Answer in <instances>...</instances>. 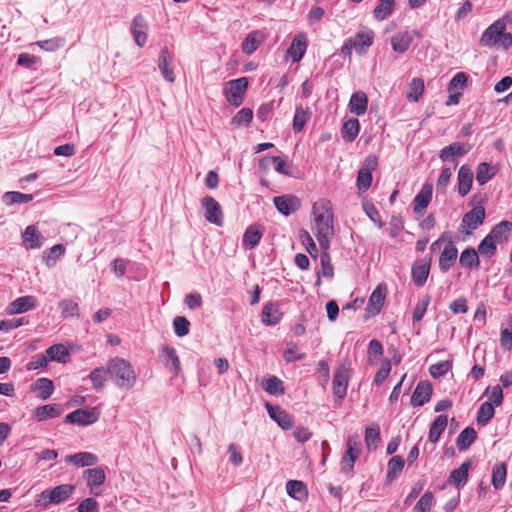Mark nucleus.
<instances>
[{
	"label": "nucleus",
	"instance_id": "nucleus-58",
	"mask_svg": "<svg viewBox=\"0 0 512 512\" xmlns=\"http://www.w3.org/2000/svg\"><path fill=\"white\" fill-rule=\"evenodd\" d=\"M497 251V244L486 236L478 245V253L482 257L491 258Z\"/></svg>",
	"mask_w": 512,
	"mask_h": 512
},
{
	"label": "nucleus",
	"instance_id": "nucleus-9",
	"mask_svg": "<svg viewBox=\"0 0 512 512\" xmlns=\"http://www.w3.org/2000/svg\"><path fill=\"white\" fill-rule=\"evenodd\" d=\"M99 412L96 408L77 409L65 417V422L80 426L90 425L99 419Z\"/></svg>",
	"mask_w": 512,
	"mask_h": 512
},
{
	"label": "nucleus",
	"instance_id": "nucleus-37",
	"mask_svg": "<svg viewBox=\"0 0 512 512\" xmlns=\"http://www.w3.org/2000/svg\"><path fill=\"white\" fill-rule=\"evenodd\" d=\"M263 39V34L258 30L249 33L242 43V51L247 55L252 54L257 50Z\"/></svg>",
	"mask_w": 512,
	"mask_h": 512
},
{
	"label": "nucleus",
	"instance_id": "nucleus-1",
	"mask_svg": "<svg viewBox=\"0 0 512 512\" xmlns=\"http://www.w3.org/2000/svg\"><path fill=\"white\" fill-rule=\"evenodd\" d=\"M312 213L314 221L312 229L322 250L330 247V238L333 235L332 203L326 198H321L313 204Z\"/></svg>",
	"mask_w": 512,
	"mask_h": 512
},
{
	"label": "nucleus",
	"instance_id": "nucleus-25",
	"mask_svg": "<svg viewBox=\"0 0 512 512\" xmlns=\"http://www.w3.org/2000/svg\"><path fill=\"white\" fill-rule=\"evenodd\" d=\"M430 272V260L429 261H417L412 267V279L417 287H422L429 276Z\"/></svg>",
	"mask_w": 512,
	"mask_h": 512
},
{
	"label": "nucleus",
	"instance_id": "nucleus-26",
	"mask_svg": "<svg viewBox=\"0 0 512 512\" xmlns=\"http://www.w3.org/2000/svg\"><path fill=\"white\" fill-rule=\"evenodd\" d=\"M170 62H171V55H170L167 47H164L163 49H161L160 54H159L158 67H159V70H160L163 78L166 81L173 83L175 81V76H174L173 69L170 67Z\"/></svg>",
	"mask_w": 512,
	"mask_h": 512
},
{
	"label": "nucleus",
	"instance_id": "nucleus-39",
	"mask_svg": "<svg viewBox=\"0 0 512 512\" xmlns=\"http://www.w3.org/2000/svg\"><path fill=\"white\" fill-rule=\"evenodd\" d=\"M477 433L474 428L467 427L460 432L456 439V446L459 451L467 450L472 443L475 442Z\"/></svg>",
	"mask_w": 512,
	"mask_h": 512
},
{
	"label": "nucleus",
	"instance_id": "nucleus-3",
	"mask_svg": "<svg viewBox=\"0 0 512 512\" xmlns=\"http://www.w3.org/2000/svg\"><path fill=\"white\" fill-rule=\"evenodd\" d=\"M506 29L502 22L495 21L482 33L480 44L485 47L510 48L512 46V35L506 32Z\"/></svg>",
	"mask_w": 512,
	"mask_h": 512
},
{
	"label": "nucleus",
	"instance_id": "nucleus-16",
	"mask_svg": "<svg viewBox=\"0 0 512 512\" xmlns=\"http://www.w3.org/2000/svg\"><path fill=\"white\" fill-rule=\"evenodd\" d=\"M471 147L467 143L462 142H453L449 144L448 146H445L439 154V158L443 162H447L449 160H454L456 157H462L465 156L469 151Z\"/></svg>",
	"mask_w": 512,
	"mask_h": 512
},
{
	"label": "nucleus",
	"instance_id": "nucleus-5",
	"mask_svg": "<svg viewBox=\"0 0 512 512\" xmlns=\"http://www.w3.org/2000/svg\"><path fill=\"white\" fill-rule=\"evenodd\" d=\"M350 376L351 361L346 358L338 365L333 376V394L339 401L343 400L347 394Z\"/></svg>",
	"mask_w": 512,
	"mask_h": 512
},
{
	"label": "nucleus",
	"instance_id": "nucleus-29",
	"mask_svg": "<svg viewBox=\"0 0 512 512\" xmlns=\"http://www.w3.org/2000/svg\"><path fill=\"white\" fill-rule=\"evenodd\" d=\"M261 317L265 325L277 324L282 318L278 304L272 302L265 304L262 308Z\"/></svg>",
	"mask_w": 512,
	"mask_h": 512
},
{
	"label": "nucleus",
	"instance_id": "nucleus-47",
	"mask_svg": "<svg viewBox=\"0 0 512 512\" xmlns=\"http://www.w3.org/2000/svg\"><path fill=\"white\" fill-rule=\"evenodd\" d=\"M63 318L79 317V305L72 299H63L58 303Z\"/></svg>",
	"mask_w": 512,
	"mask_h": 512
},
{
	"label": "nucleus",
	"instance_id": "nucleus-18",
	"mask_svg": "<svg viewBox=\"0 0 512 512\" xmlns=\"http://www.w3.org/2000/svg\"><path fill=\"white\" fill-rule=\"evenodd\" d=\"M349 40L354 44V50L358 54H362L373 44L374 32L371 29H363L358 31L354 37H350Z\"/></svg>",
	"mask_w": 512,
	"mask_h": 512
},
{
	"label": "nucleus",
	"instance_id": "nucleus-14",
	"mask_svg": "<svg viewBox=\"0 0 512 512\" xmlns=\"http://www.w3.org/2000/svg\"><path fill=\"white\" fill-rule=\"evenodd\" d=\"M386 293V285L383 283L379 284L371 293L365 311L372 315L379 314L383 307Z\"/></svg>",
	"mask_w": 512,
	"mask_h": 512
},
{
	"label": "nucleus",
	"instance_id": "nucleus-19",
	"mask_svg": "<svg viewBox=\"0 0 512 512\" xmlns=\"http://www.w3.org/2000/svg\"><path fill=\"white\" fill-rule=\"evenodd\" d=\"M432 395V385L428 381H420L412 395L411 403L414 407L423 406Z\"/></svg>",
	"mask_w": 512,
	"mask_h": 512
},
{
	"label": "nucleus",
	"instance_id": "nucleus-41",
	"mask_svg": "<svg viewBox=\"0 0 512 512\" xmlns=\"http://www.w3.org/2000/svg\"><path fill=\"white\" fill-rule=\"evenodd\" d=\"M461 266L469 269L479 268V254L474 248H466L460 255Z\"/></svg>",
	"mask_w": 512,
	"mask_h": 512
},
{
	"label": "nucleus",
	"instance_id": "nucleus-10",
	"mask_svg": "<svg viewBox=\"0 0 512 512\" xmlns=\"http://www.w3.org/2000/svg\"><path fill=\"white\" fill-rule=\"evenodd\" d=\"M485 209L483 206H476L466 214L461 221V228L465 229L466 234H470L472 230L477 229L485 220Z\"/></svg>",
	"mask_w": 512,
	"mask_h": 512
},
{
	"label": "nucleus",
	"instance_id": "nucleus-28",
	"mask_svg": "<svg viewBox=\"0 0 512 512\" xmlns=\"http://www.w3.org/2000/svg\"><path fill=\"white\" fill-rule=\"evenodd\" d=\"M349 111L357 116L365 114L368 106V97L362 92L358 91L351 95L349 101Z\"/></svg>",
	"mask_w": 512,
	"mask_h": 512
},
{
	"label": "nucleus",
	"instance_id": "nucleus-40",
	"mask_svg": "<svg viewBox=\"0 0 512 512\" xmlns=\"http://www.w3.org/2000/svg\"><path fill=\"white\" fill-rule=\"evenodd\" d=\"M268 162L274 163V168L278 173H280L282 175H286V176L292 175L290 170L288 169L287 157H280V156H274L271 158L264 157L260 160V167L261 168L267 167Z\"/></svg>",
	"mask_w": 512,
	"mask_h": 512
},
{
	"label": "nucleus",
	"instance_id": "nucleus-52",
	"mask_svg": "<svg viewBox=\"0 0 512 512\" xmlns=\"http://www.w3.org/2000/svg\"><path fill=\"white\" fill-rule=\"evenodd\" d=\"M495 414L494 406L491 402H484L481 404L478 414H477V423L479 425H486Z\"/></svg>",
	"mask_w": 512,
	"mask_h": 512
},
{
	"label": "nucleus",
	"instance_id": "nucleus-17",
	"mask_svg": "<svg viewBox=\"0 0 512 512\" xmlns=\"http://www.w3.org/2000/svg\"><path fill=\"white\" fill-rule=\"evenodd\" d=\"M433 187L430 183H425L420 192L413 200V211L415 214L422 215L432 200Z\"/></svg>",
	"mask_w": 512,
	"mask_h": 512
},
{
	"label": "nucleus",
	"instance_id": "nucleus-59",
	"mask_svg": "<svg viewBox=\"0 0 512 512\" xmlns=\"http://www.w3.org/2000/svg\"><path fill=\"white\" fill-rule=\"evenodd\" d=\"M372 183V173L367 168H361L357 175V188L360 192L367 191Z\"/></svg>",
	"mask_w": 512,
	"mask_h": 512
},
{
	"label": "nucleus",
	"instance_id": "nucleus-36",
	"mask_svg": "<svg viewBox=\"0 0 512 512\" xmlns=\"http://www.w3.org/2000/svg\"><path fill=\"white\" fill-rule=\"evenodd\" d=\"M286 491L290 497L296 500H304L308 496L306 485L298 480H289L286 483Z\"/></svg>",
	"mask_w": 512,
	"mask_h": 512
},
{
	"label": "nucleus",
	"instance_id": "nucleus-43",
	"mask_svg": "<svg viewBox=\"0 0 512 512\" xmlns=\"http://www.w3.org/2000/svg\"><path fill=\"white\" fill-rule=\"evenodd\" d=\"M262 238V231L257 226H250L243 235V246L246 249H253Z\"/></svg>",
	"mask_w": 512,
	"mask_h": 512
},
{
	"label": "nucleus",
	"instance_id": "nucleus-42",
	"mask_svg": "<svg viewBox=\"0 0 512 512\" xmlns=\"http://www.w3.org/2000/svg\"><path fill=\"white\" fill-rule=\"evenodd\" d=\"M311 112L308 108L297 106L293 117V130L299 133L303 130L305 124L310 120Z\"/></svg>",
	"mask_w": 512,
	"mask_h": 512
},
{
	"label": "nucleus",
	"instance_id": "nucleus-38",
	"mask_svg": "<svg viewBox=\"0 0 512 512\" xmlns=\"http://www.w3.org/2000/svg\"><path fill=\"white\" fill-rule=\"evenodd\" d=\"M360 123L356 118H350L343 123L341 134L342 138L347 142H352L359 134Z\"/></svg>",
	"mask_w": 512,
	"mask_h": 512
},
{
	"label": "nucleus",
	"instance_id": "nucleus-11",
	"mask_svg": "<svg viewBox=\"0 0 512 512\" xmlns=\"http://www.w3.org/2000/svg\"><path fill=\"white\" fill-rule=\"evenodd\" d=\"M307 47V35L304 32H300L293 38L290 47L287 49V55L292 59L293 63H298L306 53Z\"/></svg>",
	"mask_w": 512,
	"mask_h": 512
},
{
	"label": "nucleus",
	"instance_id": "nucleus-50",
	"mask_svg": "<svg viewBox=\"0 0 512 512\" xmlns=\"http://www.w3.org/2000/svg\"><path fill=\"white\" fill-rule=\"evenodd\" d=\"M507 469L505 463L496 464L492 469V485L501 489L505 485Z\"/></svg>",
	"mask_w": 512,
	"mask_h": 512
},
{
	"label": "nucleus",
	"instance_id": "nucleus-31",
	"mask_svg": "<svg viewBox=\"0 0 512 512\" xmlns=\"http://www.w3.org/2000/svg\"><path fill=\"white\" fill-rule=\"evenodd\" d=\"M412 41L413 37L409 32L396 33L391 38L392 49L397 53H404L409 49Z\"/></svg>",
	"mask_w": 512,
	"mask_h": 512
},
{
	"label": "nucleus",
	"instance_id": "nucleus-27",
	"mask_svg": "<svg viewBox=\"0 0 512 512\" xmlns=\"http://www.w3.org/2000/svg\"><path fill=\"white\" fill-rule=\"evenodd\" d=\"M65 461L72 463L77 467H91L97 464L98 457L90 452H78L72 455H67Z\"/></svg>",
	"mask_w": 512,
	"mask_h": 512
},
{
	"label": "nucleus",
	"instance_id": "nucleus-44",
	"mask_svg": "<svg viewBox=\"0 0 512 512\" xmlns=\"http://www.w3.org/2000/svg\"><path fill=\"white\" fill-rule=\"evenodd\" d=\"M405 465V460L402 456H393L387 464V479L389 481L395 480L401 473Z\"/></svg>",
	"mask_w": 512,
	"mask_h": 512
},
{
	"label": "nucleus",
	"instance_id": "nucleus-4",
	"mask_svg": "<svg viewBox=\"0 0 512 512\" xmlns=\"http://www.w3.org/2000/svg\"><path fill=\"white\" fill-rule=\"evenodd\" d=\"M75 491V486L62 484L42 491L36 500L37 505L47 506L49 504H60L66 501Z\"/></svg>",
	"mask_w": 512,
	"mask_h": 512
},
{
	"label": "nucleus",
	"instance_id": "nucleus-22",
	"mask_svg": "<svg viewBox=\"0 0 512 512\" xmlns=\"http://www.w3.org/2000/svg\"><path fill=\"white\" fill-rule=\"evenodd\" d=\"M457 181L458 193L462 197L466 196L469 193L473 182V172L468 165L464 164L459 168Z\"/></svg>",
	"mask_w": 512,
	"mask_h": 512
},
{
	"label": "nucleus",
	"instance_id": "nucleus-49",
	"mask_svg": "<svg viewBox=\"0 0 512 512\" xmlns=\"http://www.w3.org/2000/svg\"><path fill=\"white\" fill-rule=\"evenodd\" d=\"M264 390L274 396L283 395L285 393L282 380L276 376L267 378L263 383Z\"/></svg>",
	"mask_w": 512,
	"mask_h": 512
},
{
	"label": "nucleus",
	"instance_id": "nucleus-56",
	"mask_svg": "<svg viewBox=\"0 0 512 512\" xmlns=\"http://www.w3.org/2000/svg\"><path fill=\"white\" fill-rule=\"evenodd\" d=\"M494 174L495 172L492 171L490 164L482 162L477 167L476 180L479 185H484L494 176Z\"/></svg>",
	"mask_w": 512,
	"mask_h": 512
},
{
	"label": "nucleus",
	"instance_id": "nucleus-34",
	"mask_svg": "<svg viewBox=\"0 0 512 512\" xmlns=\"http://www.w3.org/2000/svg\"><path fill=\"white\" fill-rule=\"evenodd\" d=\"M448 424L446 415H439L430 425L428 438L432 443L438 442L441 434L444 432Z\"/></svg>",
	"mask_w": 512,
	"mask_h": 512
},
{
	"label": "nucleus",
	"instance_id": "nucleus-21",
	"mask_svg": "<svg viewBox=\"0 0 512 512\" xmlns=\"http://www.w3.org/2000/svg\"><path fill=\"white\" fill-rule=\"evenodd\" d=\"M66 248L63 244H56L45 249L41 255V261L48 268L55 267L57 262L65 255Z\"/></svg>",
	"mask_w": 512,
	"mask_h": 512
},
{
	"label": "nucleus",
	"instance_id": "nucleus-6",
	"mask_svg": "<svg viewBox=\"0 0 512 512\" xmlns=\"http://www.w3.org/2000/svg\"><path fill=\"white\" fill-rule=\"evenodd\" d=\"M248 87L246 77L230 80L225 84L224 95L231 105L238 107L243 103L244 95Z\"/></svg>",
	"mask_w": 512,
	"mask_h": 512
},
{
	"label": "nucleus",
	"instance_id": "nucleus-12",
	"mask_svg": "<svg viewBox=\"0 0 512 512\" xmlns=\"http://www.w3.org/2000/svg\"><path fill=\"white\" fill-rule=\"evenodd\" d=\"M273 202L278 212L284 216H289L294 213L301 205L299 198L291 194L276 196L274 197Z\"/></svg>",
	"mask_w": 512,
	"mask_h": 512
},
{
	"label": "nucleus",
	"instance_id": "nucleus-15",
	"mask_svg": "<svg viewBox=\"0 0 512 512\" xmlns=\"http://www.w3.org/2000/svg\"><path fill=\"white\" fill-rule=\"evenodd\" d=\"M266 409L271 419H273L283 430H289L294 425L293 417L279 406H273L266 403Z\"/></svg>",
	"mask_w": 512,
	"mask_h": 512
},
{
	"label": "nucleus",
	"instance_id": "nucleus-46",
	"mask_svg": "<svg viewBox=\"0 0 512 512\" xmlns=\"http://www.w3.org/2000/svg\"><path fill=\"white\" fill-rule=\"evenodd\" d=\"M424 92V81L421 78H413L408 85L407 99L418 102Z\"/></svg>",
	"mask_w": 512,
	"mask_h": 512
},
{
	"label": "nucleus",
	"instance_id": "nucleus-61",
	"mask_svg": "<svg viewBox=\"0 0 512 512\" xmlns=\"http://www.w3.org/2000/svg\"><path fill=\"white\" fill-rule=\"evenodd\" d=\"M380 442V429L378 425L366 427L365 443L368 448L376 447Z\"/></svg>",
	"mask_w": 512,
	"mask_h": 512
},
{
	"label": "nucleus",
	"instance_id": "nucleus-53",
	"mask_svg": "<svg viewBox=\"0 0 512 512\" xmlns=\"http://www.w3.org/2000/svg\"><path fill=\"white\" fill-rule=\"evenodd\" d=\"M253 119V111L250 108H242L231 119V125L234 127L248 126Z\"/></svg>",
	"mask_w": 512,
	"mask_h": 512
},
{
	"label": "nucleus",
	"instance_id": "nucleus-30",
	"mask_svg": "<svg viewBox=\"0 0 512 512\" xmlns=\"http://www.w3.org/2000/svg\"><path fill=\"white\" fill-rule=\"evenodd\" d=\"M511 231L512 222L505 220L496 224L487 236L490 237L496 244H501L508 239L507 233Z\"/></svg>",
	"mask_w": 512,
	"mask_h": 512
},
{
	"label": "nucleus",
	"instance_id": "nucleus-57",
	"mask_svg": "<svg viewBox=\"0 0 512 512\" xmlns=\"http://www.w3.org/2000/svg\"><path fill=\"white\" fill-rule=\"evenodd\" d=\"M31 199H32V195L31 194H23L21 192H14V191L6 192L2 196V201L7 206L13 205L15 203L28 202Z\"/></svg>",
	"mask_w": 512,
	"mask_h": 512
},
{
	"label": "nucleus",
	"instance_id": "nucleus-13",
	"mask_svg": "<svg viewBox=\"0 0 512 512\" xmlns=\"http://www.w3.org/2000/svg\"><path fill=\"white\" fill-rule=\"evenodd\" d=\"M147 31L148 24L145 18L141 14L136 15L132 20L131 34L134 38L136 45L140 48L144 47V45L147 42Z\"/></svg>",
	"mask_w": 512,
	"mask_h": 512
},
{
	"label": "nucleus",
	"instance_id": "nucleus-51",
	"mask_svg": "<svg viewBox=\"0 0 512 512\" xmlns=\"http://www.w3.org/2000/svg\"><path fill=\"white\" fill-rule=\"evenodd\" d=\"M47 354L51 361L65 363L69 356V351L63 344H55L47 349Z\"/></svg>",
	"mask_w": 512,
	"mask_h": 512
},
{
	"label": "nucleus",
	"instance_id": "nucleus-54",
	"mask_svg": "<svg viewBox=\"0 0 512 512\" xmlns=\"http://www.w3.org/2000/svg\"><path fill=\"white\" fill-rule=\"evenodd\" d=\"M107 376V367H97L91 371L89 379L91 380L93 387L99 390L105 386Z\"/></svg>",
	"mask_w": 512,
	"mask_h": 512
},
{
	"label": "nucleus",
	"instance_id": "nucleus-23",
	"mask_svg": "<svg viewBox=\"0 0 512 512\" xmlns=\"http://www.w3.org/2000/svg\"><path fill=\"white\" fill-rule=\"evenodd\" d=\"M161 356L163 357L164 365L174 375H178L180 371V360L174 347L163 345L161 347Z\"/></svg>",
	"mask_w": 512,
	"mask_h": 512
},
{
	"label": "nucleus",
	"instance_id": "nucleus-35",
	"mask_svg": "<svg viewBox=\"0 0 512 512\" xmlns=\"http://www.w3.org/2000/svg\"><path fill=\"white\" fill-rule=\"evenodd\" d=\"M34 392L42 401L47 400L54 392L53 381L48 378H39L34 382Z\"/></svg>",
	"mask_w": 512,
	"mask_h": 512
},
{
	"label": "nucleus",
	"instance_id": "nucleus-63",
	"mask_svg": "<svg viewBox=\"0 0 512 512\" xmlns=\"http://www.w3.org/2000/svg\"><path fill=\"white\" fill-rule=\"evenodd\" d=\"M190 322L183 316H176L173 320L174 333L184 337L189 333Z\"/></svg>",
	"mask_w": 512,
	"mask_h": 512
},
{
	"label": "nucleus",
	"instance_id": "nucleus-33",
	"mask_svg": "<svg viewBox=\"0 0 512 512\" xmlns=\"http://www.w3.org/2000/svg\"><path fill=\"white\" fill-rule=\"evenodd\" d=\"M395 5V0H379L373 10V17L377 21H383L387 19L393 13Z\"/></svg>",
	"mask_w": 512,
	"mask_h": 512
},
{
	"label": "nucleus",
	"instance_id": "nucleus-64",
	"mask_svg": "<svg viewBox=\"0 0 512 512\" xmlns=\"http://www.w3.org/2000/svg\"><path fill=\"white\" fill-rule=\"evenodd\" d=\"M34 44H36L37 46H39L41 49H43L45 51L53 52V51L58 50L59 48H61L64 45V40L62 38L55 37V38L44 40V41H37Z\"/></svg>",
	"mask_w": 512,
	"mask_h": 512
},
{
	"label": "nucleus",
	"instance_id": "nucleus-2",
	"mask_svg": "<svg viewBox=\"0 0 512 512\" xmlns=\"http://www.w3.org/2000/svg\"><path fill=\"white\" fill-rule=\"evenodd\" d=\"M107 373L116 387L129 390L137 381V373L132 364L121 357H113L107 362Z\"/></svg>",
	"mask_w": 512,
	"mask_h": 512
},
{
	"label": "nucleus",
	"instance_id": "nucleus-60",
	"mask_svg": "<svg viewBox=\"0 0 512 512\" xmlns=\"http://www.w3.org/2000/svg\"><path fill=\"white\" fill-rule=\"evenodd\" d=\"M320 264H321V271H319L322 276L327 278H332L334 275V269L331 263V257L328 253V250H322V253L320 255Z\"/></svg>",
	"mask_w": 512,
	"mask_h": 512
},
{
	"label": "nucleus",
	"instance_id": "nucleus-32",
	"mask_svg": "<svg viewBox=\"0 0 512 512\" xmlns=\"http://www.w3.org/2000/svg\"><path fill=\"white\" fill-rule=\"evenodd\" d=\"M470 465L471 463L466 461L462 463L459 468L454 469L449 476V482L458 489L463 487L468 480V470Z\"/></svg>",
	"mask_w": 512,
	"mask_h": 512
},
{
	"label": "nucleus",
	"instance_id": "nucleus-7",
	"mask_svg": "<svg viewBox=\"0 0 512 512\" xmlns=\"http://www.w3.org/2000/svg\"><path fill=\"white\" fill-rule=\"evenodd\" d=\"M83 478L86 481L90 494L100 496L103 493V484L106 480V474L102 467L88 468L83 472Z\"/></svg>",
	"mask_w": 512,
	"mask_h": 512
},
{
	"label": "nucleus",
	"instance_id": "nucleus-24",
	"mask_svg": "<svg viewBox=\"0 0 512 512\" xmlns=\"http://www.w3.org/2000/svg\"><path fill=\"white\" fill-rule=\"evenodd\" d=\"M64 409L60 404H47L39 406L34 410V418L38 421H45L59 417Z\"/></svg>",
	"mask_w": 512,
	"mask_h": 512
},
{
	"label": "nucleus",
	"instance_id": "nucleus-8",
	"mask_svg": "<svg viewBox=\"0 0 512 512\" xmlns=\"http://www.w3.org/2000/svg\"><path fill=\"white\" fill-rule=\"evenodd\" d=\"M201 206L204 210V217L209 223L218 227L223 226L224 214L222 208L212 196L203 197L201 199Z\"/></svg>",
	"mask_w": 512,
	"mask_h": 512
},
{
	"label": "nucleus",
	"instance_id": "nucleus-45",
	"mask_svg": "<svg viewBox=\"0 0 512 512\" xmlns=\"http://www.w3.org/2000/svg\"><path fill=\"white\" fill-rule=\"evenodd\" d=\"M347 449L343 455L346 458L357 460L361 454L362 444L358 435H351L347 438Z\"/></svg>",
	"mask_w": 512,
	"mask_h": 512
},
{
	"label": "nucleus",
	"instance_id": "nucleus-55",
	"mask_svg": "<svg viewBox=\"0 0 512 512\" xmlns=\"http://www.w3.org/2000/svg\"><path fill=\"white\" fill-rule=\"evenodd\" d=\"M283 358L287 362H295L305 358V353L302 352L295 342H288L284 350Z\"/></svg>",
	"mask_w": 512,
	"mask_h": 512
},
{
	"label": "nucleus",
	"instance_id": "nucleus-48",
	"mask_svg": "<svg viewBox=\"0 0 512 512\" xmlns=\"http://www.w3.org/2000/svg\"><path fill=\"white\" fill-rule=\"evenodd\" d=\"M32 307V298L30 296L20 297L9 304L6 309L8 314H19L28 311Z\"/></svg>",
	"mask_w": 512,
	"mask_h": 512
},
{
	"label": "nucleus",
	"instance_id": "nucleus-62",
	"mask_svg": "<svg viewBox=\"0 0 512 512\" xmlns=\"http://www.w3.org/2000/svg\"><path fill=\"white\" fill-rule=\"evenodd\" d=\"M434 495L432 492H425L416 503L414 510L415 512H428L433 504Z\"/></svg>",
	"mask_w": 512,
	"mask_h": 512
},
{
	"label": "nucleus",
	"instance_id": "nucleus-20",
	"mask_svg": "<svg viewBox=\"0 0 512 512\" xmlns=\"http://www.w3.org/2000/svg\"><path fill=\"white\" fill-rule=\"evenodd\" d=\"M458 250L452 241H449L439 258V267L442 272H448L457 259Z\"/></svg>",
	"mask_w": 512,
	"mask_h": 512
}]
</instances>
